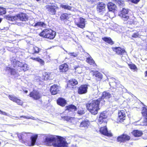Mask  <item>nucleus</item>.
Wrapping results in <instances>:
<instances>
[{
    "instance_id": "obj_40",
    "label": "nucleus",
    "mask_w": 147,
    "mask_h": 147,
    "mask_svg": "<svg viewBox=\"0 0 147 147\" xmlns=\"http://www.w3.org/2000/svg\"><path fill=\"white\" fill-rule=\"evenodd\" d=\"M23 63L19 61H16L15 63V65H13L14 66H19L20 67H22V65L23 64Z\"/></svg>"
},
{
    "instance_id": "obj_11",
    "label": "nucleus",
    "mask_w": 147,
    "mask_h": 147,
    "mask_svg": "<svg viewBox=\"0 0 147 147\" xmlns=\"http://www.w3.org/2000/svg\"><path fill=\"white\" fill-rule=\"evenodd\" d=\"M142 113L143 115L145 117V119L143 121L142 123L137 125H147V109L146 108L144 107L142 111ZM135 124L136 125L135 123ZM136 125H137L136 124Z\"/></svg>"
},
{
    "instance_id": "obj_27",
    "label": "nucleus",
    "mask_w": 147,
    "mask_h": 147,
    "mask_svg": "<svg viewBox=\"0 0 147 147\" xmlns=\"http://www.w3.org/2000/svg\"><path fill=\"white\" fill-rule=\"evenodd\" d=\"M57 103L58 105L61 106H64L66 104V102L64 99L60 98L57 100Z\"/></svg>"
},
{
    "instance_id": "obj_17",
    "label": "nucleus",
    "mask_w": 147,
    "mask_h": 147,
    "mask_svg": "<svg viewBox=\"0 0 147 147\" xmlns=\"http://www.w3.org/2000/svg\"><path fill=\"white\" fill-rule=\"evenodd\" d=\"M87 57L86 61L90 65H93L94 67H96L97 66L96 64L95 63L92 57L88 53H87Z\"/></svg>"
},
{
    "instance_id": "obj_37",
    "label": "nucleus",
    "mask_w": 147,
    "mask_h": 147,
    "mask_svg": "<svg viewBox=\"0 0 147 147\" xmlns=\"http://www.w3.org/2000/svg\"><path fill=\"white\" fill-rule=\"evenodd\" d=\"M74 69H75V71L78 73H80L81 72V68L79 66H75L74 67Z\"/></svg>"
},
{
    "instance_id": "obj_16",
    "label": "nucleus",
    "mask_w": 147,
    "mask_h": 147,
    "mask_svg": "<svg viewBox=\"0 0 147 147\" xmlns=\"http://www.w3.org/2000/svg\"><path fill=\"white\" fill-rule=\"evenodd\" d=\"M97 11L98 12H103L106 10V5L103 3H100L97 5Z\"/></svg>"
},
{
    "instance_id": "obj_57",
    "label": "nucleus",
    "mask_w": 147,
    "mask_h": 147,
    "mask_svg": "<svg viewBox=\"0 0 147 147\" xmlns=\"http://www.w3.org/2000/svg\"><path fill=\"white\" fill-rule=\"evenodd\" d=\"M88 1L94 2L96 1V0H88Z\"/></svg>"
},
{
    "instance_id": "obj_60",
    "label": "nucleus",
    "mask_w": 147,
    "mask_h": 147,
    "mask_svg": "<svg viewBox=\"0 0 147 147\" xmlns=\"http://www.w3.org/2000/svg\"><path fill=\"white\" fill-rule=\"evenodd\" d=\"M24 92L25 93H27L28 92V91L27 90H25L24 91Z\"/></svg>"
},
{
    "instance_id": "obj_47",
    "label": "nucleus",
    "mask_w": 147,
    "mask_h": 147,
    "mask_svg": "<svg viewBox=\"0 0 147 147\" xmlns=\"http://www.w3.org/2000/svg\"><path fill=\"white\" fill-rule=\"evenodd\" d=\"M68 54L71 56H72L73 57H76L78 55V54L77 53H75L74 52L69 53Z\"/></svg>"
},
{
    "instance_id": "obj_5",
    "label": "nucleus",
    "mask_w": 147,
    "mask_h": 147,
    "mask_svg": "<svg viewBox=\"0 0 147 147\" xmlns=\"http://www.w3.org/2000/svg\"><path fill=\"white\" fill-rule=\"evenodd\" d=\"M56 35V32L51 29H45L43 30L39 35L44 38L52 39L54 38Z\"/></svg>"
},
{
    "instance_id": "obj_7",
    "label": "nucleus",
    "mask_w": 147,
    "mask_h": 147,
    "mask_svg": "<svg viewBox=\"0 0 147 147\" xmlns=\"http://www.w3.org/2000/svg\"><path fill=\"white\" fill-rule=\"evenodd\" d=\"M46 9L52 14L55 15L58 7L55 5H47L45 7Z\"/></svg>"
},
{
    "instance_id": "obj_64",
    "label": "nucleus",
    "mask_w": 147,
    "mask_h": 147,
    "mask_svg": "<svg viewBox=\"0 0 147 147\" xmlns=\"http://www.w3.org/2000/svg\"><path fill=\"white\" fill-rule=\"evenodd\" d=\"M36 1H40V0H36Z\"/></svg>"
},
{
    "instance_id": "obj_46",
    "label": "nucleus",
    "mask_w": 147,
    "mask_h": 147,
    "mask_svg": "<svg viewBox=\"0 0 147 147\" xmlns=\"http://www.w3.org/2000/svg\"><path fill=\"white\" fill-rule=\"evenodd\" d=\"M15 102L20 105H22L23 103L22 102L21 100L18 99L17 98Z\"/></svg>"
},
{
    "instance_id": "obj_22",
    "label": "nucleus",
    "mask_w": 147,
    "mask_h": 147,
    "mask_svg": "<svg viewBox=\"0 0 147 147\" xmlns=\"http://www.w3.org/2000/svg\"><path fill=\"white\" fill-rule=\"evenodd\" d=\"M108 8L110 11L114 12L116 8L115 5L112 3H109L107 4Z\"/></svg>"
},
{
    "instance_id": "obj_4",
    "label": "nucleus",
    "mask_w": 147,
    "mask_h": 147,
    "mask_svg": "<svg viewBox=\"0 0 147 147\" xmlns=\"http://www.w3.org/2000/svg\"><path fill=\"white\" fill-rule=\"evenodd\" d=\"M23 140H26L27 139L30 138L31 142H25V144L29 146H33L34 145L38 138V135H35L34 136L32 135V134L30 133H22Z\"/></svg>"
},
{
    "instance_id": "obj_13",
    "label": "nucleus",
    "mask_w": 147,
    "mask_h": 147,
    "mask_svg": "<svg viewBox=\"0 0 147 147\" xmlns=\"http://www.w3.org/2000/svg\"><path fill=\"white\" fill-rule=\"evenodd\" d=\"M130 139V137L127 134H123L119 136L117 139L118 142H123L126 141H128Z\"/></svg>"
},
{
    "instance_id": "obj_12",
    "label": "nucleus",
    "mask_w": 147,
    "mask_h": 147,
    "mask_svg": "<svg viewBox=\"0 0 147 147\" xmlns=\"http://www.w3.org/2000/svg\"><path fill=\"white\" fill-rule=\"evenodd\" d=\"M76 24L79 27L83 28L85 27V23L84 19L82 18L80 19H76L75 21Z\"/></svg>"
},
{
    "instance_id": "obj_50",
    "label": "nucleus",
    "mask_w": 147,
    "mask_h": 147,
    "mask_svg": "<svg viewBox=\"0 0 147 147\" xmlns=\"http://www.w3.org/2000/svg\"><path fill=\"white\" fill-rule=\"evenodd\" d=\"M117 3L119 5L122 6L124 3V2L123 1L118 0L117 1Z\"/></svg>"
},
{
    "instance_id": "obj_3",
    "label": "nucleus",
    "mask_w": 147,
    "mask_h": 147,
    "mask_svg": "<svg viewBox=\"0 0 147 147\" xmlns=\"http://www.w3.org/2000/svg\"><path fill=\"white\" fill-rule=\"evenodd\" d=\"M101 100V99L98 98L96 100L92 101L90 103L86 104L87 108L92 114L95 115L97 114L99 109V105Z\"/></svg>"
},
{
    "instance_id": "obj_18",
    "label": "nucleus",
    "mask_w": 147,
    "mask_h": 147,
    "mask_svg": "<svg viewBox=\"0 0 147 147\" xmlns=\"http://www.w3.org/2000/svg\"><path fill=\"white\" fill-rule=\"evenodd\" d=\"M100 131L101 133L104 135L109 136H112L111 133L108 132L106 126L103 127H101L100 129Z\"/></svg>"
},
{
    "instance_id": "obj_19",
    "label": "nucleus",
    "mask_w": 147,
    "mask_h": 147,
    "mask_svg": "<svg viewBox=\"0 0 147 147\" xmlns=\"http://www.w3.org/2000/svg\"><path fill=\"white\" fill-rule=\"evenodd\" d=\"M59 69L61 73L65 72L68 70V66L66 63H64L59 66Z\"/></svg>"
},
{
    "instance_id": "obj_30",
    "label": "nucleus",
    "mask_w": 147,
    "mask_h": 147,
    "mask_svg": "<svg viewBox=\"0 0 147 147\" xmlns=\"http://www.w3.org/2000/svg\"><path fill=\"white\" fill-rule=\"evenodd\" d=\"M78 84V81L75 79H71L69 81L67 84L68 86L71 85L72 86H74L77 84Z\"/></svg>"
},
{
    "instance_id": "obj_24",
    "label": "nucleus",
    "mask_w": 147,
    "mask_h": 147,
    "mask_svg": "<svg viewBox=\"0 0 147 147\" xmlns=\"http://www.w3.org/2000/svg\"><path fill=\"white\" fill-rule=\"evenodd\" d=\"M89 122L88 120H85L82 122L80 125V127H84L85 129L87 128L89 125Z\"/></svg>"
},
{
    "instance_id": "obj_15",
    "label": "nucleus",
    "mask_w": 147,
    "mask_h": 147,
    "mask_svg": "<svg viewBox=\"0 0 147 147\" xmlns=\"http://www.w3.org/2000/svg\"><path fill=\"white\" fill-rule=\"evenodd\" d=\"M60 87L57 85L55 84L52 86L50 88V92L52 95H55L59 91Z\"/></svg>"
},
{
    "instance_id": "obj_20",
    "label": "nucleus",
    "mask_w": 147,
    "mask_h": 147,
    "mask_svg": "<svg viewBox=\"0 0 147 147\" xmlns=\"http://www.w3.org/2000/svg\"><path fill=\"white\" fill-rule=\"evenodd\" d=\"M61 118L64 120H66L71 123L74 124L75 123V119L74 117L68 116L62 117Z\"/></svg>"
},
{
    "instance_id": "obj_21",
    "label": "nucleus",
    "mask_w": 147,
    "mask_h": 147,
    "mask_svg": "<svg viewBox=\"0 0 147 147\" xmlns=\"http://www.w3.org/2000/svg\"><path fill=\"white\" fill-rule=\"evenodd\" d=\"M113 49L117 54L120 55H122L125 53V50L119 47L113 48Z\"/></svg>"
},
{
    "instance_id": "obj_54",
    "label": "nucleus",
    "mask_w": 147,
    "mask_h": 147,
    "mask_svg": "<svg viewBox=\"0 0 147 147\" xmlns=\"http://www.w3.org/2000/svg\"><path fill=\"white\" fill-rule=\"evenodd\" d=\"M127 23L129 24H131L133 23V20L131 19L130 21H128Z\"/></svg>"
},
{
    "instance_id": "obj_38",
    "label": "nucleus",
    "mask_w": 147,
    "mask_h": 147,
    "mask_svg": "<svg viewBox=\"0 0 147 147\" xmlns=\"http://www.w3.org/2000/svg\"><path fill=\"white\" fill-rule=\"evenodd\" d=\"M36 61L38 62L42 66L44 65L45 64L44 61L39 57L38 58Z\"/></svg>"
},
{
    "instance_id": "obj_55",
    "label": "nucleus",
    "mask_w": 147,
    "mask_h": 147,
    "mask_svg": "<svg viewBox=\"0 0 147 147\" xmlns=\"http://www.w3.org/2000/svg\"><path fill=\"white\" fill-rule=\"evenodd\" d=\"M38 58V57H30V59H31L34 60L35 61H36V60H37V59Z\"/></svg>"
},
{
    "instance_id": "obj_34",
    "label": "nucleus",
    "mask_w": 147,
    "mask_h": 147,
    "mask_svg": "<svg viewBox=\"0 0 147 147\" xmlns=\"http://www.w3.org/2000/svg\"><path fill=\"white\" fill-rule=\"evenodd\" d=\"M61 20H67L69 19V17L67 13H65L62 14L60 17Z\"/></svg>"
},
{
    "instance_id": "obj_10",
    "label": "nucleus",
    "mask_w": 147,
    "mask_h": 147,
    "mask_svg": "<svg viewBox=\"0 0 147 147\" xmlns=\"http://www.w3.org/2000/svg\"><path fill=\"white\" fill-rule=\"evenodd\" d=\"M126 115L125 111L123 110H121L119 111L118 113V117L117 121L121 123H123L125 120Z\"/></svg>"
},
{
    "instance_id": "obj_1",
    "label": "nucleus",
    "mask_w": 147,
    "mask_h": 147,
    "mask_svg": "<svg viewBox=\"0 0 147 147\" xmlns=\"http://www.w3.org/2000/svg\"><path fill=\"white\" fill-rule=\"evenodd\" d=\"M44 142L46 145H53L54 147H67V145L64 138L50 134L45 135L44 138Z\"/></svg>"
},
{
    "instance_id": "obj_59",
    "label": "nucleus",
    "mask_w": 147,
    "mask_h": 147,
    "mask_svg": "<svg viewBox=\"0 0 147 147\" xmlns=\"http://www.w3.org/2000/svg\"><path fill=\"white\" fill-rule=\"evenodd\" d=\"M145 76H147V71H146L145 72Z\"/></svg>"
},
{
    "instance_id": "obj_45",
    "label": "nucleus",
    "mask_w": 147,
    "mask_h": 147,
    "mask_svg": "<svg viewBox=\"0 0 147 147\" xmlns=\"http://www.w3.org/2000/svg\"><path fill=\"white\" fill-rule=\"evenodd\" d=\"M109 84L110 86H111L113 88H115L116 87H117V86L116 85V83L114 82H110Z\"/></svg>"
},
{
    "instance_id": "obj_39",
    "label": "nucleus",
    "mask_w": 147,
    "mask_h": 147,
    "mask_svg": "<svg viewBox=\"0 0 147 147\" xmlns=\"http://www.w3.org/2000/svg\"><path fill=\"white\" fill-rule=\"evenodd\" d=\"M21 68H22V69L24 71H26L28 70V65L27 64L25 63H23L22 65V67H21Z\"/></svg>"
},
{
    "instance_id": "obj_53",
    "label": "nucleus",
    "mask_w": 147,
    "mask_h": 147,
    "mask_svg": "<svg viewBox=\"0 0 147 147\" xmlns=\"http://www.w3.org/2000/svg\"><path fill=\"white\" fill-rule=\"evenodd\" d=\"M109 17V14H108V13H106V14L104 16V18L105 17V18H104L103 19L105 20H106V19H108V17Z\"/></svg>"
},
{
    "instance_id": "obj_63",
    "label": "nucleus",
    "mask_w": 147,
    "mask_h": 147,
    "mask_svg": "<svg viewBox=\"0 0 147 147\" xmlns=\"http://www.w3.org/2000/svg\"><path fill=\"white\" fill-rule=\"evenodd\" d=\"M2 112V111L1 110H0V113H1Z\"/></svg>"
},
{
    "instance_id": "obj_49",
    "label": "nucleus",
    "mask_w": 147,
    "mask_h": 147,
    "mask_svg": "<svg viewBox=\"0 0 147 147\" xmlns=\"http://www.w3.org/2000/svg\"><path fill=\"white\" fill-rule=\"evenodd\" d=\"M17 134V136L18 137V138L20 140H23V137H22V133L21 134Z\"/></svg>"
},
{
    "instance_id": "obj_23",
    "label": "nucleus",
    "mask_w": 147,
    "mask_h": 147,
    "mask_svg": "<svg viewBox=\"0 0 147 147\" xmlns=\"http://www.w3.org/2000/svg\"><path fill=\"white\" fill-rule=\"evenodd\" d=\"M6 70L8 72H10L11 74L14 76L15 77L18 76L17 72L15 69L8 67L6 68Z\"/></svg>"
},
{
    "instance_id": "obj_2",
    "label": "nucleus",
    "mask_w": 147,
    "mask_h": 147,
    "mask_svg": "<svg viewBox=\"0 0 147 147\" xmlns=\"http://www.w3.org/2000/svg\"><path fill=\"white\" fill-rule=\"evenodd\" d=\"M6 18L7 20L13 22V24L19 25L21 22H26L28 20V18L26 13H22L15 16H6Z\"/></svg>"
},
{
    "instance_id": "obj_14",
    "label": "nucleus",
    "mask_w": 147,
    "mask_h": 147,
    "mask_svg": "<svg viewBox=\"0 0 147 147\" xmlns=\"http://www.w3.org/2000/svg\"><path fill=\"white\" fill-rule=\"evenodd\" d=\"M88 86L85 84L81 85L80 86L78 90V92L80 94H83L87 93Z\"/></svg>"
},
{
    "instance_id": "obj_31",
    "label": "nucleus",
    "mask_w": 147,
    "mask_h": 147,
    "mask_svg": "<svg viewBox=\"0 0 147 147\" xmlns=\"http://www.w3.org/2000/svg\"><path fill=\"white\" fill-rule=\"evenodd\" d=\"M67 109L70 111H75L77 110V108L74 105H71L67 107Z\"/></svg>"
},
{
    "instance_id": "obj_35",
    "label": "nucleus",
    "mask_w": 147,
    "mask_h": 147,
    "mask_svg": "<svg viewBox=\"0 0 147 147\" xmlns=\"http://www.w3.org/2000/svg\"><path fill=\"white\" fill-rule=\"evenodd\" d=\"M33 50L34 52L32 54H34L35 53H38L40 51L41 49L37 47L34 46L33 47Z\"/></svg>"
},
{
    "instance_id": "obj_61",
    "label": "nucleus",
    "mask_w": 147,
    "mask_h": 147,
    "mask_svg": "<svg viewBox=\"0 0 147 147\" xmlns=\"http://www.w3.org/2000/svg\"><path fill=\"white\" fill-rule=\"evenodd\" d=\"M2 19L0 18V23L2 21Z\"/></svg>"
},
{
    "instance_id": "obj_48",
    "label": "nucleus",
    "mask_w": 147,
    "mask_h": 147,
    "mask_svg": "<svg viewBox=\"0 0 147 147\" xmlns=\"http://www.w3.org/2000/svg\"><path fill=\"white\" fill-rule=\"evenodd\" d=\"M140 36V35L139 33L138 32H136L132 34V36L133 37L136 38L139 37Z\"/></svg>"
},
{
    "instance_id": "obj_8",
    "label": "nucleus",
    "mask_w": 147,
    "mask_h": 147,
    "mask_svg": "<svg viewBox=\"0 0 147 147\" xmlns=\"http://www.w3.org/2000/svg\"><path fill=\"white\" fill-rule=\"evenodd\" d=\"M128 11L127 9L123 8L122 10L119 14V16L122 18L124 21H127L129 19L128 14Z\"/></svg>"
},
{
    "instance_id": "obj_56",
    "label": "nucleus",
    "mask_w": 147,
    "mask_h": 147,
    "mask_svg": "<svg viewBox=\"0 0 147 147\" xmlns=\"http://www.w3.org/2000/svg\"><path fill=\"white\" fill-rule=\"evenodd\" d=\"M10 136H12V137H13V138H14L15 137H16V134H15V135H14L13 136V135L11 134V133H10Z\"/></svg>"
},
{
    "instance_id": "obj_44",
    "label": "nucleus",
    "mask_w": 147,
    "mask_h": 147,
    "mask_svg": "<svg viewBox=\"0 0 147 147\" xmlns=\"http://www.w3.org/2000/svg\"><path fill=\"white\" fill-rule=\"evenodd\" d=\"M129 67L131 69L136 70L137 69V67L136 66L133 64H129Z\"/></svg>"
},
{
    "instance_id": "obj_6",
    "label": "nucleus",
    "mask_w": 147,
    "mask_h": 147,
    "mask_svg": "<svg viewBox=\"0 0 147 147\" xmlns=\"http://www.w3.org/2000/svg\"><path fill=\"white\" fill-rule=\"evenodd\" d=\"M29 95L31 97L35 100H39L42 97L41 94L39 91L36 90H33L32 92H30Z\"/></svg>"
},
{
    "instance_id": "obj_9",
    "label": "nucleus",
    "mask_w": 147,
    "mask_h": 147,
    "mask_svg": "<svg viewBox=\"0 0 147 147\" xmlns=\"http://www.w3.org/2000/svg\"><path fill=\"white\" fill-rule=\"evenodd\" d=\"M107 116L105 113V112H103L101 113L98 118L99 123L100 124L103 123L105 125L107 123Z\"/></svg>"
},
{
    "instance_id": "obj_28",
    "label": "nucleus",
    "mask_w": 147,
    "mask_h": 147,
    "mask_svg": "<svg viewBox=\"0 0 147 147\" xmlns=\"http://www.w3.org/2000/svg\"><path fill=\"white\" fill-rule=\"evenodd\" d=\"M60 6L62 8L69 10L74 11L75 9L74 7L70 6L68 5H61Z\"/></svg>"
},
{
    "instance_id": "obj_36",
    "label": "nucleus",
    "mask_w": 147,
    "mask_h": 147,
    "mask_svg": "<svg viewBox=\"0 0 147 147\" xmlns=\"http://www.w3.org/2000/svg\"><path fill=\"white\" fill-rule=\"evenodd\" d=\"M20 117H22L24 119H32L34 120H36V119L35 118L32 116H22Z\"/></svg>"
},
{
    "instance_id": "obj_29",
    "label": "nucleus",
    "mask_w": 147,
    "mask_h": 147,
    "mask_svg": "<svg viewBox=\"0 0 147 147\" xmlns=\"http://www.w3.org/2000/svg\"><path fill=\"white\" fill-rule=\"evenodd\" d=\"M111 96V94L109 92H103L102 98L100 99L101 100L102 99H108L110 98Z\"/></svg>"
},
{
    "instance_id": "obj_32",
    "label": "nucleus",
    "mask_w": 147,
    "mask_h": 147,
    "mask_svg": "<svg viewBox=\"0 0 147 147\" xmlns=\"http://www.w3.org/2000/svg\"><path fill=\"white\" fill-rule=\"evenodd\" d=\"M92 71L94 73L93 75L95 76L96 78L100 79H102V74L101 73L96 71Z\"/></svg>"
},
{
    "instance_id": "obj_52",
    "label": "nucleus",
    "mask_w": 147,
    "mask_h": 147,
    "mask_svg": "<svg viewBox=\"0 0 147 147\" xmlns=\"http://www.w3.org/2000/svg\"><path fill=\"white\" fill-rule=\"evenodd\" d=\"M16 61H17L14 58H13L11 60V63L13 64L14 65H15V63Z\"/></svg>"
},
{
    "instance_id": "obj_25",
    "label": "nucleus",
    "mask_w": 147,
    "mask_h": 147,
    "mask_svg": "<svg viewBox=\"0 0 147 147\" xmlns=\"http://www.w3.org/2000/svg\"><path fill=\"white\" fill-rule=\"evenodd\" d=\"M33 26L34 27L39 26L44 28H46L47 26L46 24L45 23L41 22H38L34 24H33Z\"/></svg>"
},
{
    "instance_id": "obj_58",
    "label": "nucleus",
    "mask_w": 147,
    "mask_h": 147,
    "mask_svg": "<svg viewBox=\"0 0 147 147\" xmlns=\"http://www.w3.org/2000/svg\"><path fill=\"white\" fill-rule=\"evenodd\" d=\"M123 89V91H124L125 90V91H125V92H127V90L125 88H124Z\"/></svg>"
},
{
    "instance_id": "obj_42",
    "label": "nucleus",
    "mask_w": 147,
    "mask_h": 147,
    "mask_svg": "<svg viewBox=\"0 0 147 147\" xmlns=\"http://www.w3.org/2000/svg\"><path fill=\"white\" fill-rule=\"evenodd\" d=\"M9 98L10 100L14 102H15L17 98V97L14 95H9Z\"/></svg>"
},
{
    "instance_id": "obj_62",
    "label": "nucleus",
    "mask_w": 147,
    "mask_h": 147,
    "mask_svg": "<svg viewBox=\"0 0 147 147\" xmlns=\"http://www.w3.org/2000/svg\"><path fill=\"white\" fill-rule=\"evenodd\" d=\"M111 79L112 80L114 81V80H115V79L114 78H112Z\"/></svg>"
},
{
    "instance_id": "obj_33",
    "label": "nucleus",
    "mask_w": 147,
    "mask_h": 147,
    "mask_svg": "<svg viewBox=\"0 0 147 147\" xmlns=\"http://www.w3.org/2000/svg\"><path fill=\"white\" fill-rule=\"evenodd\" d=\"M102 39L105 42L110 44L111 45L113 44V42L112 41L110 38L105 37L102 38Z\"/></svg>"
},
{
    "instance_id": "obj_51",
    "label": "nucleus",
    "mask_w": 147,
    "mask_h": 147,
    "mask_svg": "<svg viewBox=\"0 0 147 147\" xmlns=\"http://www.w3.org/2000/svg\"><path fill=\"white\" fill-rule=\"evenodd\" d=\"M1 113H2V114H3V115H6V116H7L9 117H11V115H9V114L5 112H3V111H2Z\"/></svg>"
},
{
    "instance_id": "obj_26",
    "label": "nucleus",
    "mask_w": 147,
    "mask_h": 147,
    "mask_svg": "<svg viewBox=\"0 0 147 147\" xmlns=\"http://www.w3.org/2000/svg\"><path fill=\"white\" fill-rule=\"evenodd\" d=\"M132 134L135 137L140 136L143 134L142 132L140 130H135L132 132Z\"/></svg>"
},
{
    "instance_id": "obj_43",
    "label": "nucleus",
    "mask_w": 147,
    "mask_h": 147,
    "mask_svg": "<svg viewBox=\"0 0 147 147\" xmlns=\"http://www.w3.org/2000/svg\"><path fill=\"white\" fill-rule=\"evenodd\" d=\"M6 13L5 9L3 7H0V15L5 14Z\"/></svg>"
},
{
    "instance_id": "obj_41",
    "label": "nucleus",
    "mask_w": 147,
    "mask_h": 147,
    "mask_svg": "<svg viewBox=\"0 0 147 147\" xmlns=\"http://www.w3.org/2000/svg\"><path fill=\"white\" fill-rule=\"evenodd\" d=\"M84 111L82 108L79 109L77 112V113L80 115H82L84 114Z\"/></svg>"
}]
</instances>
